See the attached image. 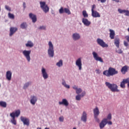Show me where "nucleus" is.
<instances>
[{
    "mask_svg": "<svg viewBox=\"0 0 129 129\" xmlns=\"http://www.w3.org/2000/svg\"><path fill=\"white\" fill-rule=\"evenodd\" d=\"M118 71H116L115 69L110 67L108 70H105L103 72V75L106 76V77H110V76H113L118 74Z\"/></svg>",
    "mask_w": 129,
    "mask_h": 129,
    "instance_id": "1",
    "label": "nucleus"
},
{
    "mask_svg": "<svg viewBox=\"0 0 129 129\" xmlns=\"http://www.w3.org/2000/svg\"><path fill=\"white\" fill-rule=\"evenodd\" d=\"M48 49H47V55L50 58L54 57V44L52 41H49L48 42Z\"/></svg>",
    "mask_w": 129,
    "mask_h": 129,
    "instance_id": "2",
    "label": "nucleus"
},
{
    "mask_svg": "<svg viewBox=\"0 0 129 129\" xmlns=\"http://www.w3.org/2000/svg\"><path fill=\"white\" fill-rule=\"evenodd\" d=\"M105 84L112 92H118L119 91V90L118 89V87L115 84H110V83L108 82H106Z\"/></svg>",
    "mask_w": 129,
    "mask_h": 129,
    "instance_id": "3",
    "label": "nucleus"
},
{
    "mask_svg": "<svg viewBox=\"0 0 129 129\" xmlns=\"http://www.w3.org/2000/svg\"><path fill=\"white\" fill-rule=\"evenodd\" d=\"M32 51L31 50H24L22 51V54L25 57V59H26L27 61L28 62L31 61V52Z\"/></svg>",
    "mask_w": 129,
    "mask_h": 129,
    "instance_id": "4",
    "label": "nucleus"
},
{
    "mask_svg": "<svg viewBox=\"0 0 129 129\" xmlns=\"http://www.w3.org/2000/svg\"><path fill=\"white\" fill-rule=\"evenodd\" d=\"M40 5L41 10H42L44 13L47 14V13L49 12V8L48 5L46 4V2L41 1L40 2Z\"/></svg>",
    "mask_w": 129,
    "mask_h": 129,
    "instance_id": "5",
    "label": "nucleus"
},
{
    "mask_svg": "<svg viewBox=\"0 0 129 129\" xmlns=\"http://www.w3.org/2000/svg\"><path fill=\"white\" fill-rule=\"evenodd\" d=\"M75 64L79 70L81 71V70H82V57H80L78 58L76 60Z\"/></svg>",
    "mask_w": 129,
    "mask_h": 129,
    "instance_id": "6",
    "label": "nucleus"
},
{
    "mask_svg": "<svg viewBox=\"0 0 129 129\" xmlns=\"http://www.w3.org/2000/svg\"><path fill=\"white\" fill-rule=\"evenodd\" d=\"M97 43L98 45H99V46L102 47V48H107V47H108V44L105 43L104 41H103L102 39L97 38Z\"/></svg>",
    "mask_w": 129,
    "mask_h": 129,
    "instance_id": "7",
    "label": "nucleus"
},
{
    "mask_svg": "<svg viewBox=\"0 0 129 129\" xmlns=\"http://www.w3.org/2000/svg\"><path fill=\"white\" fill-rule=\"evenodd\" d=\"M72 38L73 41H79V40H80V39H81V35L80 33L78 32H75L73 33L72 35Z\"/></svg>",
    "mask_w": 129,
    "mask_h": 129,
    "instance_id": "8",
    "label": "nucleus"
},
{
    "mask_svg": "<svg viewBox=\"0 0 129 129\" xmlns=\"http://www.w3.org/2000/svg\"><path fill=\"white\" fill-rule=\"evenodd\" d=\"M92 55L93 56L94 59H95L96 61H99V62H101V63H103V60L102 59V58L99 56L98 54H97L96 52L93 51L92 52Z\"/></svg>",
    "mask_w": 129,
    "mask_h": 129,
    "instance_id": "9",
    "label": "nucleus"
},
{
    "mask_svg": "<svg viewBox=\"0 0 129 129\" xmlns=\"http://www.w3.org/2000/svg\"><path fill=\"white\" fill-rule=\"evenodd\" d=\"M41 75L43 78V79H48L49 78V75H48V73H47V71L46 69L44 67L41 68Z\"/></svg>",
    "mask_w": 129,
    "mask_h": 129,
    "instance_id": "10",
    "label": "nucleus"
},
{
    "mask_svg": "<svg viewBox=\"0 0 129 129\" xmlns=\"http://www.w3.org/2000/svg\"><path fill=\"white\" fill-rule=\"evenodd\" d=\"M20 119L24 125H27V126H29V125H30V119H29V118L24 116H21L20 117Z\"/></svg>",
    "mask_w": 129,
    "mask_h": 129,
    "instance_id": "11",
    "label": "nucleus"
},
{
    "mask_svg": "<svg viewBox=\"0 0 129 129\" xmlns=\"http://www.w3.org/2000/svg\"><path fill=\"white\" fill-rule=\"evenodd\" d=\"M107 124V119L106 118H103L99 124L100 129L104 128L105 125Z\"/></svg>",
    "mask_w": 129,
    "mask_h": 129,
    "instance_id": "12",
    "label": "nucleus"
},
{
    "mask_svg": "<svg viewBox=\"0 0 129 129\" xmlns=\"http://www.w3.org/2000/svg\"><path fill=\"white\" fill-rule=\"evenodd\" d=\"M38 101V98L35 95H32L30 97V102L32 105H35Z\"/></svg>",
    "mask_w": 129,
    "mask_h": 129,
    "instance_id": "13",
    "label": "nucleus"
},
{
    "mask_svg": "<svg viewBox=\"0 0 129 129\" xmlns=\"http://www.w3.org/2000/svg\"><path fill=\"white\" fill-rule=\"evenodd\" d=\"M82 22L86 27H89L91 25V22L85 18H82Z\"/></svg>",
    "mask_w": 129,
    "mask_h": 129,
    "instance_id": "14",
    "label": "nucleus"
},
{
    "mask_svg": "<svg viewBox=\"0 0 129 129\" xmlns=\"http://www.w3.org/2000/svg\"><path fill=\"white\" fill-rule=\"evenodd\" d=\"M29 17L30 19H31V20H32V23H33L34 24H35V23L37 22V15L32 13H30L29 14Z\"/></svg>",
    "mask_w": 129,
    "mask_h": 129,
    "instance_id": "15",
    "label": "nucleus"
},
{
    "mask_svg": "<svg viewBox=\"0 0 129 129\" xmlns=\"http://www.w3.org/2000/svg\"><path fill=\"white\" fill-rule=\"evenodd\" d=\"M12 75H13V73H12V71H8L6 72V77L7 80H8V81H11V80H12Z\"/></svg>",
    "mask_w": 129,
    "mask_h": 129,
    "instance_id": "16",
    "label": "nucleus"
},
{
    "mask_svg": "<svg viewBox=\"0 0 129 129\" xmlns=\"http://www.w3.org/2000/svg\"><path fill=\"white\" fill-rule=\"evenodd\" d=\"M21 114V110L20 109L16 110L15 112L10 113V116H14V117H19Z\"/></svg>",
    "mask_w": 129,
    "mask_h": 129,
    "instance_id": "17",
    "label": "nucleus"
},
{
    "mask_svg": "<svg viewBox=\"0 0 129 129\" xmlns=\"http://www.w3.org/2000/svg\"><path fill=\"white\" fill-rule=\"evenodd\" d=\"M81 120L82 121H83V122H86V121H87V113H86V112H83L81 117Z\"/></svg>",
    "mask_w": 129,
    "mask_h": 129,
    "instance_id": "18",
    "label": "nucleus"
},
{
    "mask_svg": "<svg viewBox=\"0 0 129 129\" xmlns=\"http://www.w3.org/2000/svg\"><path fill=\"white\" fill-rule=\"evenodd\" d=\"M18 31V28L17 27H10V33H9V36L10 37H12L16 32Z\"/></svg>",
    "mask_w": 129,
    "mask_h": 129,
    "instance_id": "19",
    "label": "nucleus"
},
{
    "mask_svg": "<svg viewBox=\"0 0 129 129\" xmlns=\"http://www.w3.org/2000/svg\"><path fill=\"white\" fill-rule=\"evenodd\" d=\"M59 105H63L64 106H68L69 105V103L66 99H62L61 101L58 102Z\"/></svg>",
    "mask_w": 129,
    "mask_h": 129,
    "instance_id": "20",
    "label": "nucleus"
},
{
    "mask_svg": "<svg viewBox=\"0 0 129 129\" xmlns=\"http://www.w3.org/2000/svg\"><path fill=\"white\" fill-rule=\"evenodd\" d=\"M25 46L27 48H33L34 47V43L31 40H28L26 43Z\"/></svg>",
    "mask_w": 129,
    "mask_h": 129,
    "instance_id": "21",
    "label": "nucleus"
},
{
    "mask_svg": "<svg viewBox=\"0 0 129 129\" xmlns=\"http://www.w3.org/2000/svg\"><path fill=\"white\" fill-rule=\"evenodd\" d=\"M109 37L111 40H113V39H114V36H115V32H114V30L112 29H109Z\"/></svg>",
    "mask_w": 129,
    "mask_h": 129,
    "instance_id": "22",
    "label": "nucleus"
},
{
    "mask_svg": "<svg viewBox=\"0 0 129 129\" xmlns=\"http://www.w3.org/2000/svg\"><path fill=\"white\" fill-rule=\"evenodd\" d=\"M128 70V67H127V66H125L122 67L121 69V72L122 74H125V73L127 72Z\"/></svg>",
    "mask_w": 129,
    "mask_h": 129,
    "instance_id": "23",
    "label": "nucleus"
},
{
    "mask_svg": "<svg viewBox=\"0 0 129 129\" xmlns=\"http://www.w3.org/2000/svg\"><path fill=\"white\" fill-rule=\"evenodd\" d=\"M92 16L93 18H100V15L97 11H95L92 12Z\"/></svg>",
    "mask_w": 129,
    "mask_h": 129,
    "instance_id": "24",
    "label": "nucleus"
},
{
    "mask_svg": "<svg viewBox=\"0 0 129 129\" xmlns=\"http://www.w3.org/2000/svg\"><path fill=\"white\" fill-rule=\"evenodd\" d=\"M93 113H94V116L99 115L100 112H99V109H98V107H96L95 108L93 109Z\"/></svg>",
    "mask_w": 129,
    "mask_h": 129,
    "instance_id": "25",
    "label": "nucleus"
},
{
    "mask_svg": "<svg viewBox=\"0 0 129 129\" xmlns=\"http://www.w3.org/2000/svg\"><path fill=\"white\" fill-rule=\"evenodd\" d=\"M61 84L65 87V88H67V89H69L70 88V85L67 84V83H66V81L64 79L62 80Z\"/></svg>",
    "mask_w": 129,
    "mask_h": 129,
    "instance_id": "26",
    "label": "nucleus"
},
{
    "mask_svg": "<svg viewBox=\"0 0 129 129\" xmlns=\"http://www.w3.org/2000/svg\"><path fill=\"white\" fill-rule=\"evenodd\" d=\"M12 118L11 119V122L12 124L14 125H17V120H16V117L14 116H10Z\"/></svg>",
    "mask_w": 129,
    "mask_h": 129,
    "instance_id": "27",
    "label": "nucleus"
},
{
    "mask_svg": "<svg viewBox=\"0 0 129 129\" xmlns=\"http://www.w3.org/2000/svg\"><path fill=\"white\" fill-rule=\"evenodd\" d=\"M20 28L23 30H26L28 28V24L26 22H23L20 25Z\"/></svg>",
    "mask_w": 129,
    "mask_h": 129,
    "instance_id": "28",
    "label": "nucleus"
},
{
    "mask_svg": "<svg viewBox=\"0 0 129 129\" xmlns=\"http://www.w3.org/2000/svg\"><path fill=\"white\" fill-rule=\"evenodd\" d=\"M31 83H32L31 82H28L25 83L23 87V89H27L28 87H29V86L31 85Z\"/></svg>",
    "mask_w": 129,
    "mask_h": 129,
    "instance_id": "29",
    "label": "nucleus"
},
{
    "mask_svg": "<svg viewBox=\"0 0 129 129\" xmlns=\"http://www.w3.org/2000/svg\"><path fill=\"white\" fill-rule=\"evenodd\" d=\"M56 66L57 67H62V66H63V60L60 59L56 63Z\"/></svg>",
    "mask_w": 129,
    "mask_h": 129,
    "instance_id": "30",
    "label": "nucleus"
},
{
    "mask_svg": "<svg viewBox=\"0 0 129 129\" xmlns=\"http://www.w3.org/2000/svg\"><path fill=\"white\" fill-rule=\"evenodd\" d=\"M38 30H39L40 31H46V30H47V27H46V25H41L38 28Z\"/></svg>",
    "mask_w": 129,
    "mask_h": 129,
    "instance_id": "31",
    "label": "nucleus"
},
{
    "mask_svg": "<svg viewBox=\"0 0 129 129\" xmlns=\"http://www.w3.org/2000/svg\"><path fill=\"white\" fill-rule=\"evenodd\" d=\"M114 44L117 48H119V39L114 40Z\"/></svg>",
    "mask_w": 129,
    "mask_h": 129,
    "instance_id": "32",
    "label": "nucleus"
},
{
    "mask_svg": "<svg viewBox=\"0 0 129 129\" xmlns=\"http://www.w3.org/2000/svg\"><path fill=\"white\" fill-rule=\"evenodd\" d=\"M0 105L2 106V107H4V108H6L7 107V102L5 101H0Z\"/></svg>",
    "mask_w": 129,
    "mask_h": 129,
    "instance_id": "33",
    "label": "nucleus"
},
{
    "mask_svg": "<svg viewBox=\"0 0 129 129\" xmlns=\"http://www.w3.org/2000/svg\"><path fill=\"white\" fill-rule=\"evenodd\" d=\"M8 17L9 19H11V20H14L15 19V15L11 13H8Z\"/></svg>",
    "mask_w": 129,
    "mask_h": 129,
    "instance_id": "34",
    "label": "nucleus"
},
{
    "mask_svg": "<svg viewBox=\"0 0 129 129\" xmlns=\"http://www.w3.org/2000/svg\"><path fill=\"white\" fill-rule=\"evenodd\" d=\"M83 17L86 19V18H87L88 17V14H87V12L86 11L84 10L82 12Z\"/></svg>",
    "mask_w": 129,
    "mask_h": 129,
    "instance_id": "35",
    "label": "nucleus"
},
{
    "mask_svg": "<svg viewBox=\"0 0 129 129\" xmlns=\"http://www.w3.org/2000/svg\"><path fill=\"white\" fill-rule=\"evenodd\" d=\"M64 13L67 14V15H71V12L68 8H64Z\"/></svg>",
    "mask_w": 129,
    "mask_h": 129,
    "instance_id": "36",
    "label": "nucleus"
},
{
    "mask_svg": "<svg viewBox=\"0 0 129 129\" xmlns=\"http://www.w3.org/2000/svg\"><path fill=\"white\" fill-rule=\"evenodd\" d=\"M126 10H122L121 9H118V12L119 14H125Z\"/></svg>",
    "mask_w": 129,
    "mask_h": 129,
    "instance_id": "37",
    "label": "nucleus"
},
{
    "mask_svg": "<svg viewBox=\"0 0 129 129\" xmlns=\"http://www.w3.org/2000/svg\"><path fill=\"white\" fill-rule=\"evenodd\" d=\"M76 92L77 93V94H80V93H81V92H82V89L79 88H78L77 89V90L76 91Z\"/></svg>",
    "mask_w": 129,
    "mask_h": 129,
    "instance_id": "38",
    "label": "nucleus"
},
{
    "mask_svg": "<svg viewBox=\"0 0 129 129\" xmlns=\"http://www.w3.org/2000/svg\"><path fill=\"white\" fill-rule=\"evenodd\" d=\"M59 14H64V8L63 7H61L59 10Z\"/></svg>",
    "mask_w": 129,
    "mask_h": 129,
    "instance_id": "39",
    "label": "nucleus"
},
{
    "mask_svg": "<svg viewBox=\"0 0 129 129\" xmlns=\"http://www.w3.org/2000/svg\"><path fill=\"white\" fill-rule=\"evenodd\" d=\"M5 10L6 11H8V12H11V11H12V8H11V7H10V6H8V5H6L5 6Z\"/></svg>",
    "mask_w": 129,
    "mask_h": 129,
    "instance_id": "40",
    "label": "nucleus"
},
{
    "mask_svg": "<svg viewBox=\"0 0 129 129\" xmlns=\"http://www.w3.org/2000/svg\"><path fill=\"white\" fill-rule=\"evenodd\" d=\"M94 119L96 122H100V120L98 118V116H94Z\"/></svg>",
    "mask_w": 129,
    "mask_h": 129,
    "instance_id": "41",
    "label": "nucleus"
},
{
    "mask_svg": "<svg viewBox=\"0 0 129 129\" xmlns=\"http://www.w3.org/2000/svg\"><path fill=\"white\" fill-rule=\"evenodd\" d=\"M122 81L123 82V83L125 84H126V83H127V84H128V83H129V78L123 79Z\"/></svg>",
    "mask_w": 129,
    "mask_h": 129,
    "instance_id": "42",
    "label": "nucleus"
},
{
    "mask_svg": "<svg viewBox=\"0 0 129 129\" xmlns=\"http://www.w3.org/2000/svg\"><path fill=\"white\" fill-rule=\"evenodd\" d=\"M81 97H82L80 94H78L76 96V99L78 101L81 100Z\"/></svg>",
    "mask_w": 129,
    "mask_h": 129,
    "instance_id": "43",
    "label": "nucleus"
},
{
    "mask_svg": "<svg viewBox=\"0 0 129 129\" xmlns=\"http://www.w3.org/2000/svg\"><path fill=\"white\" fill-rule=\"evenodd\" d=\"M120 86L121 88H124V87H125V84L123 81L120 83Z\"/></svg>",
    "mask_w": 129,
    "mask_h": 129,
    "instance_id": "44",
    "label": "nucleus"
},
{
    "mask_svg": "<svg viewBox=\"0 0 129 129\" xmlns=\"http://www.w3.org/2000/svg\"><path fill=\"white\" fill-rule=\"evenodd\" d=\"M116 53H118V54H122V50L120 49H118L117 50H116Z\"/></svg>",
    "mask_w": 129,
    "mask_h": 129,
    "instance_id": "45",
    "label": "nucleus"
},
{
    "mask_svg": "<svg viewBox=\"0 0 129 129\" xmlns=\"http://www.w3.org/2000/svg\"><path fill=\"white\" fill-rule=\"evenodd\" d=\"M59 120L61 122H63V121H64V117H63V116L59 117Z\"/></svg>",
    "mask_w": 129,
    "mask_h": 129,
    "instance_id": "46",
    "label": "nucleus"
},
{
    "mask_svg": "<svg viewBox=\"0 0 129 129\" xmlns=\"http://www.w3.org/2000/svg\"><path fill=\"white\" fill-rule=\"evenodd\" d=\"M95 72L96 74H100V73H101V71L99 69H96Z\"/></svg>",
    "mask_w": 129,
    "mask_h": 129,
    "instance_id": "47",
    "label": "nucleus"
},
{
    "mask_svg": "<svg viewBox=\"0 0 129 129\" xmlns=\"http://www.w3.org/2000/svg\"><path fill=\"white\" fill-rule=\"evenodd\" d=\"M85 94H86V93L85 92V91H83V92H82L81 94L80 95L81 96V97H83L85 96Z\"/></svg>",
    "mask_w": 129,
    "mask_h": 129,
    "instance_id": "48",
    "label": "nucleus"
},
{
    "mask_svg": "<svg viewBox=\"0 0 129 129\" xmlns=\"http://www.w3.org/2000/svg\"><path fill=\"white\" fill-rule=\"evenodd\" d=\"M106 119L110 120V119H111V114H110V113L108 114Z\"/></svg>",
    "mask_w": 129,
    "mask_h": 129,
    "instance_id": "49",
    "label": "nucleus"
},
{
    "mask_svg": "<svg viewBox=\"0 0 129 129\" xmlns=\"http://www.w3.org/2000/svg\"><path fill=\"white\" fill-rule=\"evenodd\" d=\"M124 15H125V16H127V17H128L129 16V11L125 10Z\"/></svg>",
    "mask_w": 129,
    "mask_h": 129,
    "instance_id": "50",
    "label": "nucleus"
},
{
    "mask_svg": "<svg viewBox=\"0 0 129 129\" xmlns=\"http://www.w3.org/2000/svg\"><path fill=\"white\" fill-rule=\"evenodd\" d=\"M73 89H74V90H77L78 89V86H76V85H74L73 87H72Z\"/></svg>",
    "mask_w": 129,
    "mask_h": 129,
    "instance_id": "51",
    "label": "nucleus"
},
{
    "mask_svg": "<svg viewBox=\"0 0 129 129\" xmlns=\"http://www.w3.org/2000/svg\"><path fill=\"white\" fill-rule=\"evenodd\" d=\"M124 45L125 46V47H127V46H128V43H127V42L124 41Z\"/></svg>",
    "mask_w": 129,
    "mask_h": 129,
    "instance_id": "52",
    "label": "nucleus"
},
{
    "mask_svg": "<svg viewBox=\"0 0 129 129\" xmlns=\"http://www.w3.org/2000/svg\"><path fill=\"white\" fill-rule=\"evenodd\" d=\"M98 2H100L102 4H103L106 2V0H97Z\"/></svg>",
    "mask_w": 129,
    "mask_h": 129,
    "instance_id": "53",
    "label": "nucleus"
},
{
    "mask_svg": "<svg viewBox=\"0 0 129 129\" xmlns=\"http://www.w3.org/2000/svg\"><path fill=\"white\" fill-rule=\"evenodd\" d=\"M107 123L109 124V125H111V124H112V122H111V121H107Z\"/></svg>",
    "mask_w": 129,
    "mask_h": 129,
    "instance_id": "54",
    "label": "nucleus"
},
{
    "mask_svg": "<svg viewBox=\"0 0 129 129\" xmlns=\"http://www.w3.org/2000/svg\"><path fill=\"white\" fill-rule=\"evenodd\" d=\"M94 9H95V5H94L92 6L91 11L92 12H94Z\"/></svg>",
    "mask_w": 129,
    "mask_h": 129,
    "instance_id": "55",
    "label": "nucleus"
},
{
    "mask_svg": "<svg viewBox=\"0 0 129 129\" xmlns=\"http://www.w3.org/2000/svg\"><path fill=\"white\" fill-rule=\"evenodd\" d=\"M23 8L24 9H26V3L25 2L23 3Z\"/></svg>",
    "mask_w": 129,
    "mask_h": 129,
    "instance_id": "56",
    "label": "nucleus"
},
{
    "mask_svg": "<svg viewBox=\"0 0 129 129\" xmlns=\"http://www.w3.org/2000/svg\"><path fill=\"white\" fill-rule=\"evenodd\" d=\"M113 2H115V3H119V0H112Z\"/></svg>",
    "mask_w": 129,
    "mask_h": 129,
    "instance_id": "57",
    "label": "nucleus"
},
{
    "mask_svg": "<svg viewBox=\"0 0 129 129\" xmlns=\"http://www.w3.org/2000/svg\"><path fill=\"white\" fill-rule=\"evenodd\" d=\"M37 129H42L41 127H37Z\"/></svg>",
    "mask_w": 129,
    "mask_h": 129,
    "instance_id": "58",
    "label": "nucleus"
},
{
    "mask_svg": "<svg viewBox=\"0 0 129 129\" xmlns=\"http://www.w3.org/2000/svg\"><path fill=\"white\" fill-rule=\"evenodd\" d=\"M45 129H49V128L48 127H45Z\"/></svg>",
    "mask_w": 129,
    "mask_h": 129,
    "instance_id": "59",
    "label": "nucleus"
},
{
    "mask_svg": "<svg viewBox=\"0 0 129 129\" xmlns=\"http://www.w3.org/2000/svg\"><path fill=\"white\" fill-rule=\"evenodd\" d=\"M1 11H2V8L0 7V12H1Z\"/></svg>",
    "mask_w": 129,
    "mask_h": 129,
    "instance_id": "60",
    "label": "nucleus"
},
{
    "mask_svg": "<svg viewBox=\"0 0 129 129\" xmlns=\"http://www.w3.org/2000/svg\"><path fill=\"white\" fill-rule=\"evenodd\" d=\"M73 129H76V127H74Z\"/></svg>",
    "mask_w": 129,
    "mask_h": 129,
    "instance_id": "61",
    "label": "nucleus"
},
{
    "mask_svg": "<svg viewBox=\"0 0 129 129\" xmlns=\"http://www.w3.org/2000/svg\"><path fill=\"white\" fill-rule=\"evenodd\" d=\"M0 87H1V84H0Z\"/></svg>",
    "mask_w": 129,
    "mask_h": 129,
    "instance_id": "62",
    "label": "nucleus"
}]
</instances>
